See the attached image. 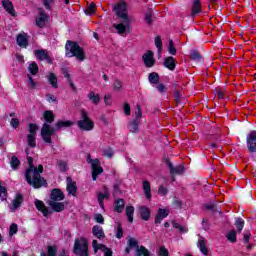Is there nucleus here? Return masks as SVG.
<instances>
[{"label": "nucleus", "mask_w": 256, "mask_h": 256, "mask_svg": "<svg viewBox=\"0 0 256 256\" xmlns=\"http://www.w3.org/2000/svg\"><path fill=\"white\" fill-rule=\"evenodd\" d=\"M26 155L28 159L29 168L25 173V178L29 185H33L35 189H39V187H43L47 185V181H45L41 177V173H43V165H38V167L33 166V158L29 156V152L26 150Z\"/></svg>", "instance_id": "1"}, {"label": "nucleus", "mask_w": 256, "mask_h": 256, "mask_svg": "<svg viewBox=\"0 0 256 256\" xmlns=\"http://www.w3.org/2000/svg\"><path fill=\"white\" fill-rule=\"evenodd\" d=\"M114 11L122 19V22L114 24L113 27L118 35H125L129 31V27H131V21H129V16H127V4L124 2L117 4L114 6Z\"/></svg>", "instance_id": "2"}, {"label": "nucleus", "mask_w": 256, "mask_h": 256, "mask_svg": "<svg viewBox=\"0 0 256 256\" xmlns=\"http://www.w3.org/2000/svg\"><path fill=\"white\" fill-rule=\"evenodd\" d=\"M66 57H76L78 61L85 60V52L76 42L68 41L66 46Z\"/></svg>", "instance_id": "3"}, {"label": "nucleus", "mask_w": 256, "mask_h": 256, "mask_svg": "<svg viewBox=\"0 0 256 256\" xmlns=\"http://www.w3.org/2000/svg\"><path fill=\"white\" fill-rule=\"evenodd\" d=\"M74 253L78 256H89V243L86 238H78L74 242Z\"/></svg>", "instance_id": "4"}, {"label": "nucleus", "mask_w": 256, "mask_h": 256, "mask_svg": "<svg viewBox=\"0 0 256 256\" xmlns=\"http://www.w3.org/2000/svg\"><path fill=\"white\" fill-rule=\"evenodd\" d=\"M77 125L81 131H93L95 127V123L89 118V114L85 110H81V118Z\"/></svg>", "instance_id": "5"}, {"label": "nucleus", "mask_w": 256, "mask_h": 256, "mask_svg": "<svg viewBox=\"0 0 256 256\" xmlns=\"http://www.w3.org/2000/svg\"><path fill=\"white\" fill-rule=\"evenodd\" d=\"M87 163H89L92 167V179L93 181H97V177L103 173V167H101V163L99 159H91V156H88Z\"/></svg>", "instance_id": "6"}, {"label": "nucleus", "mask_w": 256, "mask_h": 256, "mask_svg": "<svg viewBox=\"0 0 256 256\" xmlns=\"http://www.w3.org/2000/svg\"><path fill=\"white\" fill-rule=\"evenodd\" d=\"M55 135V128L47 123H44L41 129V137L45 143H51V136Z\"/></svg>", "instance_id": "7"}, {"label": "nucleus", "mask_w": 256, "mask_h": 256, "mask_svg": "<svg viewBox=\"0 0 256 256\" xmlns=\"http://www.w3.org/2000/svg\"><path fill=\"white\" fill-rule=\"evenodd\" d=\"M92 247H93L94 253H97V251H102V253H104V256H113V251L111 250V248H108L103 244H99L97 240L92 241Z\"/></svg>", "instance_id": "8"}, {"label": "nucleus", "mask_w": 256, "mask_h": 256, "mask_svg": "<svg viewBox=\"0 0 256 256\" xmlns=\"http://www.w3.org/2000/svg\"><path fill=\"white\" fill-rule=\"evenodd\" d=\"M247 147L250 153H256V131H251L247 135Z\"/></svg>", "instance_id": "9"}, {"label": "nucleus", "mask_w": 256, "mask_h": 256, "mask_svg": "<svg viewBox=\"0 0 256 256\" xmlns=\"http://www.w3.org/2000/svg\"><path fill=\"white\" fill-rule=\"evenodd\" d=\"M49 21V16L45 14V11L40 10L38 16L36 17V25L37 27L43 28L47 25Z\"/></svg>", "instance_id": "10"}, {"label": "nucleus", "mask_w": 256, "mask_h": 256, "mask_svg": "<svg viewBox=\"0 0 256 256\" xmlns=\"http://www.w3.org/2000/svg\"><path fill=\"white\" fill-rule=\"evenodd\" d=\"M144 65L146 67H153L155 65V57L151 50H148L143 56Z\"/></svg>", "instance_id": "11"}, {"label": "nucleus", "mask_w": 256, "mask_h": 256, "mask_svg": "<svg viewBox=\"0 0 256 256\" xmlns=\"http://www.w3.org/2000/svg\"><path fill=\"white\" fill-rule=\"evenodd\" d=\"M34 55L36 59H39V61H47L48 63H53V60L51 57H49L47 50H35Z\"/></svg>", "instance_id": "12"}, {"label": "nucleus", "mask_w": 256, "mask_h": 256, "mask_svg": "<svg viewBox=\"0 0 256 256\" xmlns=\"http://www.w3.org/2000/svg\"><path fill=\"white\" fill-rule=\"evenodd\" d=\"M203 12V6L201 5L200 0H192L191 3V17H195V15H199V13Z\"/></svg>", "instance_id": "13"}, {"label": "nucleus", "mask_w": 256, "mask_h": 256, "mask_svg": "<svg viewBox=\"0 0 256 256\" xmlns=\"http://www.w3.org/2000/svg\"><path fill=\"white\" fill-rule=\"evenodd\" d=\"M2 6L5 11L11 15V17H17V13L15 12V8L13 7V2H11V0H2Z\"/></svg>", "instance_id": "14"}, {"label": "nucleus", "mask_w": 256, "mask_h": 256, "mask_svg": "<svg viewBox=\"0 0 256 256\" xmlns=\"http://www.w3.org/2000/svg\"><path fill=\"white\" fill-rule=\"evenodd\" d=\"M169 216V210L165 209H158V212L155 217V224L160 225V223L163 221V219H166V217Z\"/></svg>", "instance_id": "15"}, {"label": "nucleus", "mask_w": 256, "mask_h": 256, "mask_svg": "<svg viewBox=\"0 0 256 256\" xmlns=\"http://www.w3.org/2000/svg\"><path fill=\"white\" fill-rule=\"evenodd\" d=\"M197 247L200 250V252L202 253V255H205V256L209 255V249H207V242H206L205 238L200 237L198 239Z\"/></svg>", "instance_id": "16"}, {"label": "nucleus", "mask_w": 256, "mask_h": 256, "mask_svg": "<svg viewBox=\"0 0 256 256\" xmlns=\"http://www.w3.org/2000/svg\"><path fill=\"white\" fill-rule=\"evenodd\" d=\"M109 197H111V192H109V189L104 186L103 192H98V203L100 207H103V201H105V199H109Z\"/></svg>", "instance_id": "17"}, {"label": "nucleus", "mask_w": 256, "mask_h": 256, "mask_svg": "<svg viewBox=\"0 0 256 256\" xmlns=\"http://www.w3.org/2000/svg\"><path fill=\"white\" fill-rule=\"evenodd\" d=\"M131 249H141V246H139V242L135 238H129L128 239V247L125 249V253L129 255L131 253Z\"/></svg>", "instance_id": "18"}, {"label": "nucleus", "mask_w": 256, "mask_h": 256, "mask_svg": "<svg viewBox=\"0 0 256 256\" xmlns=\"http://www.w3.org/2000/svg\"><path fill=\"white\" fill-rule=\"evenodd\" d=\"M67 181V191L69 195H73V197H75L76 193H77V184L75 182H73V180L68 177L66 179Z\"/></svg>", "instance_id": "19"}, {"label": "nucleus", "mask_w": 256, "mask_h": 256, "mask_svg": "<svg viewBox=\"0 0 256 256\" xmlns=\"http://www.w3.org/2000/svg\"><path fill=\"white\" fill-rule=\"evenodd\" d=\"M167 165L170 169L171 175H183L185 171V168L183 167V165L173 167V164L171 162H167Z\"/></svg>", "instance_id": "20"}, {"label": "nucleus", "mask_w": 256, "mask_h": 256, "mask_svg": "<svg viewBox=\"0 0 256 256\" xmlns=\"http://www.w3.org/2000/svg\"><path fill=\"white\" fill-rule=\"evenodd\" d=\"M49 205L53 211H56V213H60V211H63L65 209V204L62 202H58L57 200H50Z\"/></svg>", "instance_id": "21"}, {"label": "nucleus", "mask_w": 256, "mask_h": 256, "mask_svg": "<svg viewBox=\"0 0 256 256\" xmlns=\"http://www.w3.org/2000/svg\"><path fill=\"white\" fill-rule=\"evenodd\" d=\"M139 213H140V217H141V219H143V221H149V219L151 217V210H149V208H147V206H140Z\"/></svg>", "instance_id": "22"}, {"label": "nucleus", "mask_w": 256, "mask_h": 256, "mask_svg": "<svg viewBox=\"0 0 256 256\" xmlns=\"http://www.w3.org/2000/svg\"><path fill=\"white\" fill-rule=\"evenodd\" d=\"M35 207L42 213V215H44V217L49 216V209L45 207V204L43 203V201L35 200Z\"/></svg>", "instance_id": "23"}, {"label": "nucleus", "mask_w": 256, "mask_h": 256, "mask_svg": "<svg viewBox=\"0 0 256 256\" xmlns=\"http://www.w3.org/2000/svg\"><path fill=\"white\" fill-rule=\"evenodd\" d=\"M21 203H23V196L21 194H17L10 206L11 211H17V209L21 207Z\"/></svg>", "instance_id": "24"}, {"label": "nucleus", "mask_w": 256, "mask_h": 256, "mask_svg": "<svg viewBox=\"0 0 256 256\" xmlns=\"http://www.w3.org/2000/svg\"><path fill=\"white\" fill-rule=\"evenodd\" d=\"M92 234L94 235V237H97V239L105 238V232L103 231V227L99 225L93 226Z\"/></svg>", "instance_id": "25"}, {"label": "nucleus", "mask_w": 256, "mask_h": 256, "mask_svg": "<svg viewBox=\"0 0 256 256\" xmlns=\"http://www.w3.org/2000/svg\"><path fill=\"white\" fill-rule=\"evenodd\" d=\"M65 199V196L63 195V192L59 189H54L51 192V200L50 201H63Z\"/></svg>", "instance_id": "26"}, {"label": "nucleus", "mask_w": 256, "mask_h": 256, "mask_svg": "<svg viewBox=\"0 0 256 256\" xmlns=\"http://www.w3.org/2000/svg\"><path fill=\"white\" fill-rule=\"evenodd\" d=\"M87 98L89 99L90 103H92V105H98L99 103H101V95H99L98 93L90 92L87 95Z\"/></svg>", "instance_id": "27"}, {"label": "nucleus", "mask_w": 256, "mask_h": 256, "mask_svg": "<svg viewBox=\"0 0 256 256\" xmlns=\"http://www.w3.org/2000/svg\"><path fill=\"white\" fill-rule=\"evenodd\" d=\"M17 45L19 47H27L29 45V40H27V34H19L16 38Z\"/></svg>", "instance_id": "28"}, {"label": "nucleus", "mask_w": 256, "mask_h": 256, "mask_svg": "<svg viewBox=\"0 0 256 256\" xmlns=\"http://www.w3.org/2000/svg\"><path fill=\"white\" fill-rule=\"evenodd\" d=\"M164 66L166 69H169L170 71H175V58L172 56H169L164 59Z\"/></svg>", "instance_id": "29"}, {"label": "nucleus", "mask_w": 256, "mask_h": 256, "mask_svg": "<svg viewBox=\"0 0 256 256\" xmlns=\"http://www.w3.org/2000/svg\"><path fill=\"white\" fill-rule=\"evenodd\" d=\"M124 209H125V200H123V199L115 200L114 210L116 211V213H123Z\"/></svg>", "instance_id": "30"}, {"label": "nucleus", "mask_w": 256, "mask_h": 256, "mask_svg": "<svg viewBox=\"0 0 256 256\" xmlns=\"http://www.w3.org/2000/svg\"><path fill=\"white\" fill-rule=\"evenodd\" d=\"M48 83L54 88L57 89L59 87V84L57 83V76L54 73H49L47 75Z\"/></svg>", "instance_id": "31"}, {"label": "nucleus", "mask_w": 256, "mask_h": 256, "mask_svg": "<svg viewBox=\"0 0 256 256\" xmlns=\"http://www.w3.org/2000/svg\"><path fill=\"white\" fill-rule=\"evenodd\" d=\"M143 191L146 199H151V183L149 181H143Z\"/></svg>", "instance_id": "32"}, {"label": "nucleus", "mask_w": 256, "mask_h": 256, "mask_svg": "<svg viewBox=\"0 0 256 256\" xmlns=\"http://www.w3.org/2000/svg\"><path fill=\"white\" fill-rule=\"evenodd\" d=\"M133 215H135V207L127 206L126 207V217L129 223H133Z\"/></svg>", "instance_id": "33"}, {"label": "nucleus", "mask_w": 256, "mask_h": 256, "mask_svg": "<svg viewBox=\"0 0 256 256\" xmlns=\"http://www.w3.org/2000/svg\"><path fill=\"white\" fill-rule=\"evenodd\" d=\"M128 129L130 133H138L139 132V121L133 120L130 122Z\"/></svg>", "instance_id": "34"}, {"label": "nucleus", "mask_w": 256, "mask_h": 256, "mask_svg": "<svg viewBox=\"0 0 256 256\" xmlns=\"http://www.w3.org/2000/svg\"><path fill=\"white\" fill-rule=\"evenodd\" d=\"M135 256H151V252H149L145 246H140V248L136 250Z\"/></svg>", "instance_id": "35"}, {"label": "nucleus", "mask_w": 256, "mask_h": 256, "mask_svg": "<svg viewBox=\"0 0 256 256\" xmlns=\"http://www.w3.org/2000/svg\"><path fill=\"white\" fill-rule=\"evenodd\" d=\"M73 122L65 120V121H58L56 123V129H67V127H71Z\"/></svg>", "instance_id": "36"}, {"label": "nucleus", "mask_w": 256, "mask_h": 256, "mask_svg": "<svg viewBox=\"0 0 256 256\" xmlns=\"http://www.w3.org/2000/svg\"><path fill=\"white\" fill-rule=\"evenodd\" d=\"M235 227L238 233H241V231H243V228L245 227V220H243L242 218H236Z\"/></svg>", "instance_id": "37"}, {"label": "nucleus", "mask_w": 256, "mask_h": 256, "mask_svg": "<svg viewBox=\"0 0 256 256\" xmlns=\"http://www.w3.org/2000/svg\"><path fill=\"white\" fill-rule=\"evenodd\" d=\"M44 119L47 123H53V121H55V116L53 115V112L45 111L44 112Z\"/></svg>", "instance_id": "38"}, {"label": "nucleus", "mask_w": 256, "mask_h": 256, "mask_svg": "<svg viewBox=\"0 0 256 256\" xmlns=\"http://www.w3.org/2000/svg\"><path fill=\"white\" fill-rule=\"evenodd\" d=\"M10 165L12 169H17L19 165H21V161H19V158H17V156H12L10 160Z\"/></svg>", "instance_id": "39"}, {"label": "nucleus", "mask_w": 256, "mask_h": 256, "mask_svg": "<svg viewBox=\"0 0 256 256\" xmlns=\"http://www.w3.org/2000/svg\"><path fill=\"white\" fill-rule=\"evenodd\" d=\"M148 79H149L150 83L156 85V83H159V74L152 72L149 74Z\"/></svg>", "instance_id": "40"}, {"label": "nucleus", "mask_w": 256, "mask_h": 256, "mask_svg": "<svg viewBox=\"0 0 256 256\" xmlns=\"http://www.w3.org/2000/svg\"><path fill=\"white\" fill-rule=\"evenodd\" d=\"M226 237L228 241H230V243H235V241H237V232H235V230H232L227 234Z\"/></svg>", "instance_id": "41"}, {"label": "nucleus", "mask_w": 256, "mask_h": 256, "mask_svg": "<svg viewBox=\"0 0 256 256\" xmlns=\"http://www.w3.org/2000/svg\"><path fill=\"white\" fill-rule=\"evenodd\" d=\"M29 71L32 75H37V73H39V67L37 66V64L35 62H32L29 65Z\"/></svg>", "instance_id": "42"}, {"label": "nucleus", "mask_w": 256, "mask_h": 256, "mask_svg": "<svg viewBox=\"0 0 256 256\" xmlns=\"http://www.w3.org/2000/svg\"><path fill=\"white\" fill-rule=\"evenodd\" d=\"M7 199V188L1 185L0 181V201H5Z\"/></svg>", "instance_id": "43"}, {"label": "nucleus", "mask_w": 256, "mask_h": 256, "mask_svg": "<svg viewBox=\"0 0 256 256\" xmlns=\"http://www.w3.org/2000/svg\"><path fill=\"white\" fill-rule=\"evenodd\" d=\"M35 137L36 136L30 135V134L27 135V141H28L29 147H37Z\"/></svg>", "instance_id": "44"}, {"label": "nucleus", "mask_w": 256, "mask_h": 256, "mask_svg": "<svg viewBox=\"0 0 256 256\" xmlns=\"http://www.w3.org/2000/svg\"><path fill=\"white\" fill-rule=\"evenodd\" d=\"M155 46L157 47L158 52L161 53L163 49V42L161 41V37L157 36L155 38Z\"/></svg>", "instance_id": "45"}, {"label": "nucleus", "mask_w": 256, "mask_h": 256, "mask_svg": "<svg viewBox=\"0 0 256 256\" xmlns=\"http://www.w3.org/2000/svg\"><path fill=\"white\" fill-rule=\"evenodd\" d=\"M168 53L170 55H175L177 53V49H175V44L173 43V40H170L169 42Z\"/></svg>", "instance_id": "46"}, {"label": "nucleus", "mask_w": 256, "mask_h": 256, "mask_svg": "<svg viewBox=\"0 0 256 256\" xmlns=\"http://www.w3.org/2000/svg\"><path fill=\"white\" fill-rule=\"evenodd\" d=\"M47 256H57V247L55 246H48L47 249Z\"/></svg>", "instance_id": "47"}, {"label": "nucleus", "mask_w": 256, "mask_h": 256, "mask_svg": "<svg viewBox=\"0 0 256 256\" xmlns=\"http://www.w3.org/2000/svg\"><path fill=\"white\" fill-rule=\"evenodd\" d=\"M86 15H93V13H95V4L94 3H90L87 7V9L85 10Z\"/></svg>", "instance_id": "48"}, {"label": "nucleus", "mask_w": 256, "mask_h": 256, "mask_svg": "<svg viewBox=\"0 0 256 256\" xmlns=\"http://www.w3.org/2000/svg\"><path fill=\"white\" fill-rule=\"evenodd\" d=\"M102 155H104V157H108V159H111V157H113V150H111V148L103 149Z\"/></svg>", "instance_id": "49"}, {"label": "nucleus", "mask_w": 256, "mask_h": 256, "mask_svg": "<svg viewBox=\"0 0 256 256\" xmlns=\"http://www.w3.org/2000/svg\"><path fill=\"white\" fill-rule=\"evenodd\" d=\"M190 57L193 59V61H201V54H199L197 51H192L190 53Z\"/></svg>", "instance_id": "50"}, {"label": "nucleus", "mask_w": 256, "mask_h": 256, "mask_svg": "<svg viewBox=\"0 0 256 256\" xmlns=\"http://www.w3.org/2000/svg\"><path fill=\"white\" fill-rule=\"evenodd\" d=\"M37 129H39L35 124H29V135L36 136Z\"/></svg>", "instance_id": "51"}, {"label": "nucleus", "mask_w": 256, "mask_h": 256, "mask_svg": "<svg viewBox=\"0 0 256 256\" xmlns=\"http://www.w3.org/2000/svg\"><path fill=\"white\" fill-rule=\"evenodd\" d=\"M58 169L59 171H61L62 173H65V171H67V162L65 161H60L58 163Z\"/></svg>", "instance_id": "52"}, {"label": "nucleus", "mask_w": 256, "mask_h": 256, "mask_svg": "<svg viewBox=\"0 0 256 256\" xmlns=\"http://www.w3.org/2000/svg\"><path fill=\"white\" fill-rule=\"evenodd\" d=\"M174 229H178L180 233H187V228L181 226L179 223H173Z\"/></svg>", "instance_id": "53"}, {"label": "nucleus", "mask_w": 256, "mask_h": 256, "mask_svg": "<svg viewBox=\"0 0 256 256\" xmlns=\"http://www.w3.org/2000/svg\"><path fill=\"white\" fill-rule=\"evenodd\" d=\"M158 256H169V251L167 250V248L161 246L158 251Z\"/></svg>", "instance_id": "54"}, {"label": "nucleus", "mask_w": 256, "mask_h": 256, "mask_svg": "<svg viewBox=\"0 0 256 256\" xmlns=\"http://www.w3.org/2000/svg\"><path fill=\"white\" fill-rule=\"evenodd\" d=\"M135 117H136V119H141V117H143V112L141 110L140 105L136 106Z\"/></svg>", "instance_id": "55"}, {"label": "nucleus", "mask_w": 256, "mask_h": 256, "mask_svg": "<svg viewBox=\"0 0 256 256\" xmlns=\"http://www.w3.org/2000/svg\"><path fill=\"white\" fill-rule=\"evenodd\" d=\"M114 87V91H121L122 87H123V83H121V81L116 80L113 84Z\"/></svg>", "instance_id": "56"}, {"label": "nucleus", "mask_w": 256, "mask_h": 256, "mask_svg": "<svg viewBox=\"0 0 256 256\" xmlns=\"http://www.w3.org/2000/svg\"><path fill=\"white\" fill-rule=\"evenodd\" d=\"M122 237H123V227H121V224H119L116 230V238L121 239Z\"/></svg>", "instance_id": "57"}, {"label": "nucleus", "mask_w": 256, "mask_h": 256, "mask_svg": "<svg viewBox=\"0 0 256 256\" xmlns=\"http://www.w3.org/2000/svg\"><path fill=\"white\" fill-rule=\"evenodd\" d=\"M17 231H18V226H17V224H12L11 226H10V236L11 237H13V235H15V233H17Z\"/></svg>", "instance_id": "58"}, {"label": "nucleus", "mask_w": 256, "mask_h": 256, "mask_svg": "<svg viewBox=\"0 0 256 256\" xmlns=\"http://www.w3.org/2000/svg\"><path fill=\"white\" fill-rule=\"evenodd\" d=\"M94 219H95L96 223H101V224L105 223V219L103 218V215H101V214H96L94 216Z\"/></svg>", "instance_id": "59"}, {"label": "nucleus", "mask_w": 256, "mask_h": 256, "mask_svg": "<svg viewBox=\"0 0 256 256\" xmlns=\"http://www.w3.org/2000/svg\"><path fill=\"white\" fill-rule=\"evenodd\" d=\"M28 87H30V89H35V87H37V83L33 81L31 76L28 77Z\"/></svg>", "instance_id": "60"}, {"label": "nucleus", "mask_w": 256, "mask_h": 256, "mask_svg": "<svg viewBox=\"0 0 256 256\" xmlns=\"http://www.w3.org/2000/svg\"><path fill=\"white\" fill-rule=\"evenodd\" d=\"M124 113L125 115H131V105L129 103H124Z\"/></svg>", "instance_id": "61"}, {"label": "nucleus", "mask_w": 256, "mask_h": 256, "mask_svg": "<svg viewBox=\"0 0 256 256\" xmlns=\"http://www.w3.org/2000/svg\"><path fill=\"white\" fill-rule=\"evenodd\" d=\"M10 125H11V127H13V129H17V127H19V119L12 118Z\"/></svg>", "instance_id": "62"}, {"label": "nucleus", "mask_w": 256, "mask_h": 256, "mask_svg": "<svg viewBox=\"0 0 256 256\" xmlns=\"http://www.w3.org/2000/svg\"><path fill=\"white\" fill-rule=\"evenodd\" d=\"M145 21L148 23V25H151L153 23L151 12H147L145 14Z\"/></svg>", "instance_id": "63"}, {"label": "nucleus", "mask_w": 256, "mask_h": 256, "mask_svg": "<svg viewBox=\"0 0 256 256\" xmlns=\"http://www.w3.org/2000/svg\"><path fill=\"white\" fill-rule=\"evenodd\" d=\"M42 2L46 9H48V10L51 9V4L53 3V0H42Z\"/></svg>", "instance_id": "64"}]
</instances>
